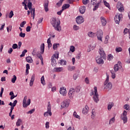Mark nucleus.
Returning a JSON list of instances; mask_svg holds the SVG:
<instances>
[{
  "mask_svg": "<svg viewBox=\"0 0 130 130\" xmlns=\"http://www.w3.org/2000/svg\"><path fill=\"white\" fill-rule=\"evenodd\" d=\"M51 24L57 31H60V21H56V18H52L51 19Z\"/></svg>",
  "mask_w": 130,
  "mask_h": 130,
  "instance_id": "1",
  "label": "nucleus"
},
{
  "mask_svg": "<svg viewBox=\"0 0 130 130\" xmlns=\"http://www.w3.org/2000/svg\"><path fill=\"white\" fill-rule=\"evenodd\" d=\"M127 112L124 110L120 115V119L123 120V123H126L127 122Z\"/></svg>",
  "mask_w": 130,
  "mask_h": 130,
  "instance_id": "2",
  "label": "nucleus"
},
{
  "mask_svg": "<svg viewBox=\"0 0 130 130\" xmlns=\"http://www.w3.org/2000/svg\"><path fill=\"white\" fill-rule=\"evenodd\" d=\"M94 90V95L93 97V100L95 103H98L99 102V94H98V92L97 91V87L95 86Z\"/></svg>",
  "mask_w": 130,
  "mask_h": 130,
  "instance_id": "3",
  "label": "nucleus"
},
{
  "mask_svg": "<svg viewBox=\"0 0 130 130\" xmlns=\"http://www.w3.org/2000/svg\"><path fill=\"white\" fill-rule=\"evenodd\" d=\"M31 104V100L30 99H28L27 101V96H24L23 101V107L24 108H26V107H27V106H29L30 104Z\"/></svg>",
  "mask_w": 130,
  "mask_h": 130,
  "instance_id": "4",
  "label": "nucleus"
},
{
  "mask_svg": "<svg viewBox=\"0 0 130 130\" xmlns=\"http://www.w3.org/2000/svg\"><path fill=\"white\" fill-rule=\"evenodd\" d=\"M52 115V113H51V106L50 104H49L47 107V111L44 113V116L46 117L48 116V115L51 116Z\"/></svg>",
  "mask_w": 130,
  "mask_h": 130,
  "instance_id": "5",
  "label": "nucleus"
},
{
  "mask_svg": "<svg viewBox=\"0 0 130 130\" xmlns=\"http://www.w3.org/2000/svg\"><path fill=\"white\" fill-rule=\"evenodd\" d=\"M96 36L98 40H100L102 42V39L103 38V31H102V30H99V31H98Z\"/></svg>",
  "mask_w": 130,
  "mask_h": 130,
  "instance_id": "6",
  "label": "nucleus"
},
{
  "mask_svg": "<svg viewBox=\"0 0 130 130\" xmlns=\"http://www.w3.org/2000/svg\"><path fill=\"white\" fill-rule=\"evenodd\" d=\"M99 52L100 54V56L103 57L104 59H106V54H105V52H104V50L102 47H100L99 48Z\"/></svg>",
  "mask_w": 130,
  "mask_h": 130,
  "instance_id": "7",
  "label": "nucleus"
},
{
  "mask_svg": "<svg viewBox=\"0 0 130 130\" xmlns=\"http://www.w3.org/2000/svg\"><path fill=\"white\" fill-rule=\"evenodd\" d=\"M75 92H76V90L75 89V88H72L70 89L68 94H69V98H70V99H73V97H74Z\"/></svg>",
  "mask_w": 130,
  "mask_h": 130,
  "instance_id": "8",
  "label": "nucleus"
},
{
  "mask_svg": "<svg viewBox=\"0 0 130 130\" xmlns=\"http://www.w3.org/2000/svg\"><path fill=\"white\" fill-rule=\"evenodd\" d=\"M121 14L119 13H117V15H115L114 18V20L116 24H119V22H120V19H121Z\"/></svg>",
  "mask_w": 130,
  "mask_h": 130,
  "instance_id": "9",
  "label": "nucleus"
},
{
  "mask_svg": "<svg viewBox=\"0 0 130 130\" xmlns=\"http://www.w3.org/2000/svg\"><path fill=\"white\" fill-rule=\"evenodd\" d=\"M96 62L98 64H103L104 63V60H103V57L101 56H99L95 58Z\"/></svg>",
  "mask_w": 130,
  "mask_h": 130,
  "instance_id": "10",
  "label": "nucleus"
},
{
  "mask_svg": "<svg viewBox=\"0 0 130 130\" xmlns=\"http://www.w3.org/2000/svg\"><path fill=\"white\" fill-rule=\"evenodd\" d=\"M104 88L106 90H108V91H109V90H111L112 88V84L111 82L108 83H104Z\"/></svg>",
  "mask_w": 130,
  "mask_h": 130,
  "instance_id": "11",
  "label": "nucleus"
},
{
  "mask_svg": "<svg viewBox=\"0 0 130 130\" xmlns=\"http://www.w3.org/2000/svg\"><path fill=\"white\" fill-rule=\"evenodd\" d=\"M116 7L119 12H122V11L124 10L123 8V5H122L120 2H118Z\"/></svg>",
  "mask_w": 130,
  "mask_h": 130,
  "instance_id": "12",
  "label": "nucleus"
},
{
  "mask_svg": "<svg viewBox=\"0 0 130 130\" xmlns=\"http://www.w3.org/2000/svg\"><path fill=\"white\" fill-rule=\"evenodd\" d=\"M59 93L62 96H66L67 94V88L64 87H62L60 88Z\"/></svg>",
  "mask_w": 130,
  "mask_h": 130,
  "instance_id": "13",
  "label": "nucleus"
},
{
  "mask_svg": "<svg viewBox=\"0 0 130 130\" xmlns=\"http://www.w3.org/2000/svg\"><path fill=\"white\" fill-rule=\"evenodd\" d=\"M49 4V1H48V0H45L44 4L43 5L45 11L46 12V13H47V12H48L49 11V9H48Z\"/></svg>",
  "mask_w": 130,
  "mask_h": 130,
  "instance_id": "14",
  "label": "nucleus"
},
{
  "mask_svg": "<svg viewBox=\"0 0 130 130\" xmlns=\"http://www.w3.org/2000/svg\"><path fill=\"white\" fill-rule=\"evenodd\" d=\"M84 18L82 16H78L76 18V22L77 24H82V23H84Z\"/></svg>",
  "mask_w": 130,
  "mask_h": 130,
  "instance_id": "15",
  "label": "nucleus"
},
{
  "mask_svg": "<svg viewBox=\"0 0 130 130\" xmlns=\"http://www.w3.org/2000/svg\"><path fill=\"white\" fill-rule=\"evenodd\" d=\"M66 107H69V102L67 101H64L61 103V109L66 108Z\"/></svg>",
  "mask_w": 130,
  "mask_h": 130,
  "instance_id": "16",
  "label": "nucleus"
},
{
  "mask_svg": "<svg viewBox=\"0 0 130 130\" xmlns=\"http://www.w3.org/2000/svg\"><path fill=\"white\" fill-rule=\"evenodd\" d=\"M53 71L55 73H60V72H62V71H63V68L62 67L55 68L53 69Z\"/></svg>",
  "mask_w": 130,
  "mask_h": 130,
  "instance_id": "17",
  "label": "nucleus"
},
{
  "mask_svg": "<svg viewBox=\"0 0 130 130\" xmlns=\"http://www.w3.org/2000/svg\"><path fill=\"white\" fill-rule=\"evenodd\" d=\"M121 68H122V67L120 64H116L114 66V71L116 73V72H117L119 69H121Z\"/></svg>",
  "mask_w": 130,
  "mask_h": 130,
  "instance_id": "18",
  "label": "nucleus"
},
{
  "mask_svg": "<svg viewBox=\"0 0 130 130\" xmlns=\"http://www.w3.org/2000/svg\"><path fill=\"white\" fill-rule=\"evenodd\" d=\"M88 112H89V107L88 106H85V108L83 109L82 113L83 114H88Z\"/></svg>",
  "mask_w": 130,
  "mask_h": 130,
  "instance_id": "19",
  "label": "nucleus"
},
{
  "mask_svg": "<svg viewBox=\"0 0 130 130\" xmlns=\"http://www.w3.org/2000/svg\"><path fill=\"white\" fill-rule=\"evenodd\" d=\"M79 12L82 14H84L86 12V7L85 6H81L79 8Z\"/></svg>",
  "mask_w": 130,
  "mask_h": 130,
  "instance_id": "20",
  "label": "nucleus"
},
{
  "mask_svg": "<svg viewBox=\"0 0 130 130\" xmlns=\"http://www.w3.org/2000/svg\"><path fill=\"white\" fill-rule=\"evenodd\" d=\"M59 55V53H57L56 54H54V57H52L51 58V61H52V62H54V61H56V60H55V59H56V58H57V59L58 58Z\"/></svg>",
  "mask_w": 130,
  "mask_h": 130,
  "instance_id": "21",
  "label": "nucleus"
},
{
  "mask_svg": "<svg viewBox=\"0 0 130 130\" xmlns=\"http://www.w3.org/2000/svg\"><path fill=\"white\" fill-rule=\"evenodd\" d=\"M101 23L103 26H105L106 25L107 22L106 21V19H105V18H104L103 17H101Z\"/></svg>",
  "mask_w": 130,
  "mask_h": 130,
  "instance_id": "22",
  "label": "nucleus"
},
{
  "mask_svg": "<svg viewBox=\"0 0 130 130\" xmlns=\"http://www.w3.org/2000/svg\"><path fill=\"white\" fill-rule=\"evenodd\" d=\"M87 35L89 37H90V38H93L95 36H96V33H94L92 31H89L88 32Z\"/></svg>",
  "mask_w": 130,
  "mask_h": 130,
  "instance_id": "23",
  "label": "nucleus"
},
{
  "mask_svg": "<svg viewBox=\"0 0 130 130\" xmlns=\"http://www.w3.org/2000/svg\"><path fill=\"white\" fill-rule=\"evenodd\" d=\"M114 106V103L113 102L109 103L108 106V110L109 111H110L111 110V109Z\"/></svg>",
  "mask_w": 130,
  "mask_h": 130,
  "instance_id": "24",
  "label": "nucleus"
},
{
  "mask_svg": "<svg viewBox=\"0 0 130 130\" xmlns=\"http://www.w3.org/2000/svg\"><path fill=\"white\" fill-rule=\"evenodd\" d=\"M100 4H101V1H99L98 3H95V4H94L95 5L93 9V11H96V10L99 8V5H100Z\"/></svg>",
  "mask_w": 130,
  "mask_h": 130,
  "instance_id": "25",
  "label": "nucleus"
},
{
  "mask_svg": "<svg viewBox=\"0 0 130 130\" xmlns=\"http://www.w3.org/2000/svg\"><path fill=\"white\" fill-rule=\"evenodd\" d=\"M30 13L31 15V17H32V19L33 20H34V19L35 18V8H32V9H30Z\"/></svg>",
  "mask_w": 130,
  "mask_h": 130,
  "instance_id": "26",
  "label": "nucleus"
},
{
  "mask_svg": "<svg viewBox=\"0 0 130 130\" xmlns=\"http://www.w3.org/2000/svg\"><path fill=\"white\" fill-rule=\"evenodd\" d=\"M68 70L69 72H73V71H75V70H76V67L69 66L68 67Z\"/></svg>",
  "mask_w": 130,
  "mask_h": 130,
  "instance_id": "27",
  "label": "nucleus"
},
{
  "mask_svg": "<svg viewBox=\"0 0 130 130\" xmlns=\"http://www.w3.org/2000/svg\"><path fill=\"white\" fill-rule=\"evenodd\" d=\"M95 116H96V110L93 109L91 111V118L94 119V118H95Z\"/></svg>",
  "mask_w": 130,
  "mask_h": 130,
  "instance_id": "28",
  "label": "nucleus"
},
{
  "mask_svg": "<svg viewBox=\"0 0 130 130\" xmlns=\"http://www.w3.org/2000/svg\"><path fill=\"white\" fill-rule=\"evenodd\" d=\"M41 54H43V53H44V48H45V46L44 45V44H42V45H41Z\"/></svg>",
  "mask_w": 130,
  "mask_h": 130,
  "instance_id": "29",
  "label": "nucleus"
},
{
  "mask_svg": "<svg viewBox=\"0 0 130 130\" xmlns=\"http://www.w3.org/2000/svg\"><path fill=\"white\" fill-rule=\"evenodd\" d=\"M26 60L27 62H29L30 63L33 62V59H32V57L30 56L26 57Z\"/></svg>",
  "mask_w": 130,
  "mask_h": 130,
  "instance_id": "30",
  "label": "nucleus"
},
{
  "mask_svg": "<svg viewBox=\"0 0 130 130\" xmlns=\"http://www.w3.org/2000/svg\"><path fill=\"white\" fill-rule=\"evenodd\" d=\"M41 83L43 85V86H45L46 83H45V80L44 79V76H43L41 78Z\"/></svg>",
  "mask_w": 130,
  "mask_h": 130,
  "instance_id": "31",
  "label": "nucleus"
},
{
  "mask_svg": "<svg viewBox=\"0 0 130 130\" xmlns=\"http://www.w3.org/2000/svg\"><path fill=\"white\" fill-rule=\"evenodd\" d=\"M70 6V4H64L62 7V9L64 11V10H67V9H69Z\"/></svg>",
  "mask_w": 130,
  "mask_h": 130,
  "instance_id": "32",
  "label": "nucleus"
},
{
  "mask_svg": "<svg viewBox=\"0 0 130 130\" xmlns=\"http://www.w3.org/2000/svg\"><path fill=\"white\" fill-rule=\"evenodd\" d=\"M22 123V120L21 119H18L16 122V126H20Z\"/></svg>",
  "mask_w": 130,
  "mask_h": 130,
  "instance_id": "33",
  "label": "nucleus"
},
{
  "mask_svg": "<svg viewBox=\"0 0 130 130\" xmlns=\"http://www.w3.org/2000/svg\"><path fill=\"white\" fill-rule=\"evenodd\" d=\"M115 71L114 70L111 71V73L112 74V79H115L116 75H115Z\"/></svg>",
  "mask_w": 130,
  "mask_h": 130,
  "instance_id": "34",
  "label": "nucleus"
},
{
  "mask_svg": "<svg viewBox=\"0 0 130 130\" xmlns=\"http://www.w3.org/2000/svg\"><path fill=\"white\" fill-rule=\"evenodd\" d=\"M16 81H17V76H16V75H14L11 79V82L12 83H16Z\"/></svg>",
  "mask_w": 130,
  "mask_h": 130,
  "instance_id": "35",
  "label": "nucleus"
},
{
  "mask_svg": "<svg viewBox=\"0 0 130 130\" xmlns=\"http://www.w3.org/2000/svg\"><path fill=\"white\" fill-rule=\"evenodd\" d=\"M115 121V117H113L109 120V124H112V123H114V122Z\"/></svg>",
  "mask_w": 130,
  "mask_h": 130,
  "instance_id": "36",
  "label": "nucleus"
},
{
  "mask_svg": "<svg viewBox=\"0 0 130 130\" xmlns=\"http://www.w3.org/2000/svg\"><path fill=\"white\" fill-rule=\"evenodd\" d=\"M115 50L116 52H121V51H122V48L120 47H116Z\"/></svg>",
  "mask_w": 130,
  "mask_h": 130,
  "instance_id": "37",
  "label": "nucleus"
},
{
  "mask_svg": "<svg viewBox=\"0 0 130 130\" xmlns=\"http://www.w3.org/2000/svg\"><path fill=\"white\" fill-rule=\"evenodd\" d=\"M60 62L61 66H66V64H67V61L63 59L60 60Z\"/></svg>",
  "mask_w": 130,
  "mask_h": 130,
  "instance_id": "38",
  "label": "nucleus"
},
{
  "mask_svg": "<svg viewBox=\"0 0 130 130\" xmlns=\"http://www.w3.org/2000/svg\"><path fill=\"white\" fill-rule=\"evenodd\" d=\"M58 46H59V44H54L53 45V49L54 50H56V49L57 47H58Z\"/></svg>",
  "mask_w": 130,
  "mask_h": 130,
  "instance_id": "39",
  "label": "nucleus"
},
{
  "mask_svg": "<svg viewBox=\"0 0 130 130\" xmlns=\"http://www.w3.org/2000/svg\"><path fill=\"white\" fill-rule=\"evenodd\" d=\"M108 40H109V36H106L104 41L105 44H107V43H108Z\"/></svg>",
  "mask_w": 130,
  "mask_h": 130,
  "instance_id": "40",
  "label": "nucleus"
},
{
  "mask_svg": "<svg viewBox=\"0 0 130 130\" xmlns=\"http://www.w3.org/2000/svg\"><path fill=\"white\" fill-rule=\"evenodd\" d=\"M26 52H27V50L26 49L24 50L22 52V54L20 55V57H24Z\"/></svg>",
  "mask_w": 130,
  "mask_h": 130,
  "instance_id": "41",
  "label": "nucleus"
},
{
  "mask_svg": "<svg viewBox=\"0 0 130 130\" xmlns=\"http://www.w3.org/2000/svg\"><path fill=\"white\" fill-rule=\"evenodd\" d=\"M63 1H64V0H60V1L56 4V6H57V7H60V6H61V5H62V3L63 2Z\"/></svg>",
  "mask_w": 130,
  "mask_h": 130,
  "instance_id": "42",
  "label": "nucleus"
},
{
  "mask_svg": "<svg viewBox=\"0 0 130 130\" xmlns=\"http://www.w3.org/2000/svg\"><path fill=\"white\" fill-rule=\"evenodd\" d=\"M27 7L28 8L29 10H32V3L29 2L27 4Z\"/></svg>",
  "mask_w": 130,
  "mask_h": 130,
  "instance_id": "43",
  "label": "nucleus"
},
{
  "mask_svg": "<svg viewBox=\"0 0 130 130\" xmlns=\"http://www.w3.org/2000/svg\"><path fill=\"white\" fill-rule=\"evenodd\" d=\"M104 5L107 7V8H108L109 9V8H110V5H109V3H107V2H106V1L104 0Z\"/></svg>",
  "mask_w": 130,
  "mask_h": 130,
  "instance_id": "44",
  "label": "nucleus"
},
{
  "mask_svg": "<svg viewBox=\"0 0 130 130\" xmlns=\"http://www.w3.org/2000/svg\"><path fill=\"white\" fill-rule=\"evenodd\" d=\"M73 116L74 117H76V118H78V119H80V116H79L77 114L76 112H74L73 113Z\"/></svg>",
  "mask_w": 130,
  "mask_h": 130,
  "instance_id": "45",
  "label": "nucleus"
},
{
  "mask_svg": "<svg viewBox=\"0 0 130 130\" xmlns=\"http://www.w3.org/2000/svg\"><path fill=\"white\" fill-rule=\"evenodd\" d=\"M70 51H71V52H75V46H71L70 47Z\"/></svg>",
  "mask_w": 130,
  "mask_h": 130,
  "instance_id": "46",
  "label": "nucleus"
},
{
  "mask_svg": "<svg viewBox=\"0 0 130 130\" xmlns=\"http://www.w3.org/2000/svg\"><path fill=\"white\" fill-rule=\"evenodd\" d=\"M14 16V12L13 11H11L9 13V18H13Z\"/></svg>",
  "mask_w": 130,
  "mask_h": 130,
  "instance_id": "47",
  "label": "nucleus"
},
{
  "mask_svg": "<svg viewBox=\"0 0 130 130\" xmlns=\"http://www.w3.org/2000/svg\"><path fill=\"white\" fill-rule=\"evenodd\" d=\"M124 109H125L126 110H129V106L128 104H125L124 105Z\"/></svg>",
  "mask_w": 130,
  "mask_h": 130,
  "instance_id": "48",
  "label": "nucleus"
},
{
  "mask_svg": "<svg viewBox=\"0 0 130 130\" xmlns=\"http://www.w3.org/2000/svg\"><path fill=\"white\" fill-rule=\"evenodd\" d=\"M79 29H80V27L75 25L73 26V29L74 30V31H77L78 30H79Z\"/></svg>",
  "mask_w": 130,
  "mask_h": 130,
  "instance_id": "49",
  "label": "nucleus"
},
{
  "mask_svg": "<svg viewBox=\"0 0 130 130\" xmlns=\"http://www.w3.org/2000/svg\"><path fill=\"white\" fill-rule=\"evenodd\" d=\"M35 81V74H33L30 79V82H34Z\"/></svg>",
  "mask_w": 130,
  "mask_h": 130,
  "instance_id": "50",
  "label": "nucleus"
},
{
  "mask_svg": "<svg viewBox=\"0 0 130 130\" xmlns=\"http://www.w3.org/2000/svg\"><path fill=\"white\" fill-rule=\"evenodd\" d=\"M113 59V56L111 54H109L108 55V60H112Z\"/></svg>",
  "mask_w": 130,
  "mask_h": 130,
  "instance_id": "51",
  "label": "nucleus"
},
{
  "mask_svg": "<svg viewBox=\"0 0 130 130\" xmlns=\"http://www.w3.org/2000/svg\"><path fill=\"white\" fill-rule=\"evenodd\" d=\"M19 36H20V37H22V38H24L25 37V36H26V34L25 33H23V32H21L19 34Z\"/></svg>",
  "mask_w": 130,
  "mask_h": 130,
  "instance_id": "52",
  "label": "nucleus"
},
{
  "mask_svg": "<svg viewBox=\"0 0 130 130\" xmlns=\"http://www.w3.org/2000/svg\"><path fill=\"white\" fill-rule=\"evenodd\" d=\"M12 48L13 49H17L18 48V45L17 44H14L12 45Z\"/></svg>",
  "mask_w": 130,
  "mask_h": 130,
  "instance_id": "53",
  "label": "nucleus"
},
{
  "mask_svg": "<svg viewBox=\"0 0 130 130\" xmlns=\"http://www.w3.org/2000/svg\"><path fill=\"white\" fill-rule=\"evenodd\" d=\"M26 21H23L20 23V27L23 28L24 27V25L26 24Z\"/></svg>",
  "mask_w": 130,
  "mask_h": 130,
  "instance_id": "54",
  "label": "nucleus"
},
{
  "mask_svg": "<svg viewBox=\"0 0 130 130\" xmlns=\"http://www.w3.org/2000/svg\"><path fill=\"white\" fill-rule=\"evenodd\" d=\"M104 83H105V84H106V83H109V75H107V79Z\"/></svg>",
  "mask_w": 130,
  "mask_h": 130,
  "instance_id": "55",
  "label": "nucleus"
},
{
  "mask_svg": "<svg viewBox=\"0 0 130 130\" xmlns=\"http://www.w3.org/2000/svg\"><path fill=\"white\" fill-rule=\"evenodd\" d=\"M76 92H80L81 90V86H77L75 88Z\"/></svg>",
  "mask_w": 130,
  "mask_h": 130,
  "instance_id": "56",
  "label": "nucleus"
},
{
  "mask_svg": "<svg viewBox=\"0 0 130 130\" xmlns=\"http://www.w3.org/2000/svg\"><path fill=\"white\" fill-rule=\"evenodd\" d=\"M82 3L84 5H88V3H89V0H82Z\"/></svg>",
  "mask_w": 130,
  "mask_h": 130,
  "instance_id": "57",
  "label": "nucleus"
},
{
  "mask_svg": "<svg viewBox=\"0 0 130 130\" xmlns=\"http://www.w3.org/2000/svg\"><path fill=\"white\" fill-rule=\"evenodd\" d=\"M4 93V88H1V91L0 92V97L3 98V93Z\"/></svg>",
  "mask_w": 130,
  "mask_h": 130,
  "instance_id": "58",
  "label": "nucleus"
},
{
  "mask_svg": "<svg viewBox=\"0 0 130 130\" xmlns=\"http://www.w3.org/2000/svg\"><path fill=\"white\" fill-rule=\"evenodd\" d=\"M34 111H35V109H32L31 110H30V111H29L27 113L29 114H32V113H33L34 112Z\"/></svg>",
  "mask_w": 130,
  "mask_h": 130,
  "instance_id": "59",
  "label": "nucleus"
},
{
  "mask_svg": "<svg viewBox=\"0 0 130 130\" xmlns=\"http://www.w3.org/2000/svg\"><path fill=\"white\" fill-rule=\"evenodd\" d=\"M85 82L86 84H89L90 80H89V78H88V77L85 78Z\"/></svg>",
  "mask_w": 130,
  "mask_h": 130,
  "instance_id": "60",
  "label": "nucleus"
},
{
  "mask_svg": "<svg viewBox=\"0 0 130 130\" xmlns=\"http://www.w3.org/2000/svg\"><path fill=\"white\" fill-rule=\"evenodd\" d=\"M26 32H30V31H31V27H30V26H27L26 28Z\"/></svg>",
  "mask_w": 130,
  "mask_h": 130,
  "instance_id": "61",
  "label": "nucleus"
},
{
  "mask_svg": "<svg viewBox=\"0 0 130 130\" xmlns=\"http://www.w3.org/2000/svg\"><path fill=\"white\" fill-rule=\"evenodd\" d=\"M129 33V29H127V28H125L124 30V34H126V33Z\"/></svg>",
  "mask_w": 130,
  "mask_h": 130,
  "instance_id": "62",
  "label": "nucleus"
},
{
  "mask_svg": "<svg viewBox=\"0 0 130 130\" xmlns=\"http://www.w3.org/2000/svg\"><path fill=\"white\" fill-rule=\"evenodd\" d=\"M8 53H9V54H12V52H13V48H10L9 49V50L8 51Z\"/></svg>",
  "mask_w": 130,
  "mask_h": 130,
  "instance_id": "63",
  "label": "nucleus"
},
{
  "mask_svg": "<svg viewBox=\"0 0 130 130\" xmlns=\"http://www.w3.org/2000/svg\"><path fill=\"white\" fill-rule=\"evenodd\" d=\"M45 125H46V128H49V122H46Z\"/></svg>",
  "mask_w": 130,
  "mask_h": 130,
  "instance_id": "64",
  "label": "nucleus"
}]
</instances>
